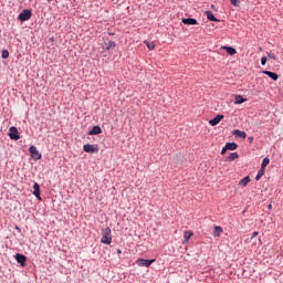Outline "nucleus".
I'll return each instance as SVG.
<instances>
[{
    "mask_svg": "<svg viewBox=\"0 0 283 283\" xmlns=\"http://www.w3.org/2000/svg\"><path fill=\"white\" fill-rule=\"evenodd\" d=\"M102 244H112V229L109 227L102 228Z\"/></svg>",
    "mask_w": 283,
    "mask_h": 283,
    "instance_id": "obj_1",
    "label": "nucleus"
},
{
    "mask_svg": "<svg viewBox=\"0 0 283 283\" xmlns=\"http://www.w3.org/2000/svg\"><path fill=\"white\" fill-rule=\"evenodd\" d=\"M19 21H30V19H32V11L31 10H23L19 17H18Z\"/></svg>",
    "mask_w": 283,
    "mask_h": 283,
    "instance_id": "obj_2",
    "label": "nucleus"
},
{
    "mask_svg": "<svg viewBox=\"0 0 283 283\" xmlns=\"http://www.w3.org/2000/svg\"><path fill=\"white\" fill-rule=\"evenodd\" d=\"M83 150L86 154H96V151H98V145L85 144Z\"/></svg>",
    "mask_w": 283,
    "mask_h": 283,
    "instance_id": "obj_3",
    "label": "nucleus"
},
{
    "mask_svg": "<svg viewBox=\"0 0 283 283\" xmlns=\"http://www.w3.org/2000/svg\"><path fill=\"white\" fill-rule=\"evenodd\" d=\"M29 153L31 155V158H33V160H41V153H39V149L35 148V146H31L29 148Z\"/></svg>",
    "mask_w": 283,
    "mask_h": 283,
    "instance_id": "obj_4",
    "label": "nucleus"
},
{
    "mask_svg": "<svg viewBox=\"0 0 283 283\" xmlns=\"http://www.w3.org/2000/svg\"><path fill=\"white\" fill-rule=\"evenodd\" d=\"M9 136L11 140H19L21 137L19 136V129L17 127L12 126L9 128Z\"/></svg>",
    "mask_w": 283,
    "mask_h": 283,
    "instance_id": "obj_5",
    "label": "nucleus"
},
{
    "mask_svg": "<svg viewBox=\"0 0 283 283\" xmlns=\"http://www.w3.org/2000/svg\"><path fill=\"white\" fill-rule=\"evenodd\" d=\"M154 262H156L155 259H153V260L139 259L137 261V264H138V266H151V264H154Z\"/></svg>",
    "mask_w": 283,
    "mask_h": 283,
    "instance_id": "obj_6",
    "label": "nucleus"
},
{
    "mask_svg": "<svg viewBox=\"0 0 283 283\" xmlns=\"http://www.w3.org/2000/svg\"><path fill=\"white\" fill-rule=\"evenodd\" d=\"M222 118H224V115H217L214 118L209 120V125H211V127H216Z\"/></svg>",
    "mask_w": 283,
    "mask_h": 283,
    "instance_id": "obj_7",
    "label": "nucleus"
},
{
    "mask_svg": "<svg viewBox=\"0 0 283 283\" xmlns=\"http://www.w3.org/2000/svg\"><path fill=\"white\" fill-rule=\"evenodd\" d=\"M98 134H103V129L101 126H94L90 132L88 136H98Z\"/></svg>",
    "mask_w": 283,
    "mask_h": 283,
    "instance_id": "obj_8",
    "label": "nucleus"
},
{
    "mask_svg": "<svg viewBox=\"0 0 283 283\" xmlns=\"http://www.w3.org/2000/svg\"><path fill=\"white\" fill-rule=\"evenodd\" d=\"M181 22L184 23V25H198V20L193 18L182 19Z\"/></svg>",
    "mask_w": 283,
    "mask_h": 283,
    "instance_id": "obj_9",
    "label": "nucleus"
},
{
    "mask_svg": "<svg viewBox=\"0 0 283 283\" xmlns=\"http://www.w3.org/2000/svg\"><path fill=\"white\" fill-rule=\"evenodd\" d=\"M33 196H35L38 200H41V186H39L36 182L33 186Z\"/></svg>",
    "mask_w": 283,
    "mask_h": 283,
    "instance_id": "obj_10",
    "label": "nucleus"
},
{
    "mask_svg": "<svg viewBox=\"0 0 283 283\" xmlns=\"http://www.w3.org/2000/svg\"><path fill=\"white\" fill-rule=\"evenodd\" d=\"M15 260L18 264H21V266H25L27 258L23 254H15Z\"/></svg>",
    "mask_w": 283,
    "mask_h": 283,
    "instance_id": "obj_11",
    "label": "nucleus"
},
{
    "mask_svg": "<svg viewBox=\"0 0 283 283\" xmlns=\"http://www.w3.org/2000/svg\"><path fill=\"white\" fill-rule=\"evenodd\" d=\"M205 15L207 17L208 21H214L217 23L220 21L217 19L216 15H213V12H211V11H206Z\"/></svg>",
    "mask_w": 283,
    "mask_h": 283,
    "instance_id": "obj_12",
    "label": "nucleus"
},
{
    "mask_svg": "<svg viewBox=\"0 0 283 283\" xmlns=\"http://www.w3.org/2000/svg\"><path fill=\"white\" fill-rule=\"evenodd\" d=\"M263 74L272 78V81H277V78H280V75H277V73H273L271 71H263Z\"/></svg>",
    "mask_w": 283,
    "mask_h": 283,
    "instance_id": "obj_13",
    "label": "nucleus"
},
{
    "mask_svg": "<svg viewBox=\"0 0 283 283\" xmlns=\"http://www.w3.org/2000/svg\"><path fill=\"white\" fill-rule=\"evenodd\" d=\"M242 103H247V98L242 97V95H235L234 105H242Z\"/></svg>",
    "mask_w": 283,
    "mask_h": 283,
    "instance_id": "obj_14",
    "label": "nucleus"
},
{
    "mask_svg": "<svg viewBox=\"0 0 283 283\" xmlns=\"http://www.w3.org/2000/svg\"><path fill=\"white\" fill-rule=\"evenodd\" d=\"M240 158V155L238 153H231L229 157H227V163H233V160H238Z\"/></svg>",
    "mask_w": 283,
    "mask_h": 283,
    "instance_id": "obj_15",
    "label": "nucleus"
},
{
    "mask_svg": "<svg viewBox=\"0 0 283 283\" xmlns=\"http://www.w3.org/2000/svg\"><path fill=\"white\" fill-rule=\"evenodd\" d=\"M249 182H251V177L247 176L243 179H241L239 181V186L240 187H247V185H249Z\"/></svg>",
    "mask_w": 283,
    "mask_h": 283,
    "instance_id": "obj_16",
    "label": "nucleus"
},
{
    "mask_svg": "<svg viewBox=\"0 0 283 283\" xmlns=\"http://www.w3.org/2000/svg\"><path fill=\"white\" fill-rule=\"evenodd\" d=\"M226 149H228L230 151H235V149H238V144H235V143H227L226 144Z\"/></svg>",
    "mask_w": 283,
    "mask_h": 283,
    "instance_id": "obj_17",
    "label": "nucleus"
},
{
    "mask_svg": "<svg viewBox=\"0 0 283 283\" xmlns=\"http://www.w3.org/2000/svg\"><path fill=\"white\" fill-rule=\"evenodd\" d=\"M233 135H234V136H238V138H247V133H245V132H242V130H240V129H235V130L233 132Z\"/></svg>",
    "mask_w": 283,
    "mask_h": 283,
    "instance_id": "obj_18",
    "label": "nucleus"
},
{
    "mask_svg": "<svg viewBox=\"0 0 283 283\" xmlns=\"http://www.w3.org/2000/svg\"><path fill=\"white\" fill-rule=\"evenodd\" d=\"M222 227H220V226H217V227H214V237L216 238H220V235H222Z\"/></svg>",
    "mask_w": 283,
    "mask_h": 283,
    "instance_id": "obj_19",
    "label": "nucleus"
},
{
    "mask_svg": "<svg viewBox=\"0 0 283 283\" xmlns=\"http://www.w3.org/2000/svg\"><path fill=\"white\" fill-rule=\"evenodd\" d=\"M191 235H193V232H191V231H185V232H184V239H185L184 242H189V240H191Z\"/></svg>",
    "mask_w": 283,
    "mask_h": 283,
    "instance_id": "obj_20",
    "label": "nucleus"
},
{
    "mask_svg": "<svg viewBox=\"0 0 283 283\" xmlns=\"http://www.w3.org/2000/svg\"><path fill=\"white\" fill-rule=\"evenodd\" d=\"M224 50L228 54H230V56H233V54L237 52L235 49L231 46H226Z\"/></svg>",
    "mask_w": 283,
    "mask_h": 283,
    "instance_id": "obj_21",
    "label": "nucleus"
},
{
    "mask_svg": "<svg viewBox=\"0 0 283 283\" xmlns=\"http://www.w3.org/2000/svg\"><path fill=\"white\" fill-rule=\"evenodd\" d=\"M269 163H271V159H269V157H265L261 164V169L266 170V166L269 165Z\"/></svg>",
    "mask_w": 283,
    "mask_h": 283,
    "instance_id": "obj_22",
    "label": "nucleus"
},
{
    "mask_svg": "<svg viewBox=\"0 0 283 283\" xmlns=\"http://www.w3.org/2000/svg\"><path fill=\"white\" fill-rule=\"evenodd\" d=\"M145 45L148 48V50H155L156 43L149 42V41H144Z\"/></svg>",
    "mask_w": 283,
    "mask_h": 283,
    "instance_id": "obj_23",
    "label": "nucleus"
},
{
    "mask_svg": "<svg viewBox=\"0 0 283 283\" xmlns=\"http://www.w3.org/2000/svg\"><path fill=\"white\" fill-rule=\"evenodd\" d=\"M264 171H266L264 168H261L255 177V180H260L262 176H264Z\"/></svg>",
    "mask_w": 283,
    "mask_h": 283,
    "instance_id": "obj_24",
    "label": "nucleus"
},
{
    "mask_svg": "<svg viewBox=\"0 0 283 283\" xmlns=\"http://www.w3.org/2000/svg\"><path fill=\"white\" fill-rule=\"evenodd\" d=\"M112 48H116V42L109 41V42L106 44V50H112Z\"/></svg>",
    "mask_w": 283,
    "mask_h": 283,
    "instance_id": "obj_25",
    "label": "nucleus"
},
{
    "mask_svg": "<svg viewBox=\"0 0 283 283\" xmlns=\"http://www.w3.org/2000/svg\"><path fill=\"white\" fill-rule=\"evenodd\" d=\"M10 56V52L8 50H2V59H8Z\"/></svg>",
    "mask_w": 283,
    "mask_h": 283,
    "instance_id": "obj_26",
    "label": "nucleus"
},
{
    "mask_svg": "<svg viewBox=\"0 0 283 283\" xmlns=\"http://www.w3.org/2000/svg\"><path fill=\"white\" fill-rule=\"evenodd\" d=\"M230 2L232 3V6H234V8H238V6H240V0H230Z\"/></svg>",
    "mask_w": 283,
    "mask_h": 283,
    "instance_id": "obj_27",
    "label": "nucleus"
},
{
    "mask_svg": "<svg viewBox=\"0 0 283 283\" xmlns=\"http://www.w3.org/2000/svg\"><path fill=\"white\" fill-rule=\"evenodd\" d=\"M269 59H271L272 61H277V56H275V54L273 53H268Z\"/></svg>",
    "mask_w": 283,
    "mask_h": 283,
    "instance_id": "obj_28",
    "label": "nucleus"
},
{
    "mask_svg": "<svg viewBox=\"0 0 283 283\" xmlns=\"http://www.w3.org/2000/svg\"><path fill=\"white\" fill-rule=\"evenodd\" d=\"M261 65H266V56L261 57Z\"/></svg>",
    "mask_w": 283,
    "mask_h": 283,
    "instance_id": "obj_29",
    "label": "nucleus"
},
{
    "mask_svg": "<svg viewBox=\"0 0 283 283\" xmlns=\"http://www.w3.org/2000/svg\"><path fill=\"white\" fill-rule=\"evenodd\" d=\"M258 235H260V233L258 231L253 232L251 240H253L254 238H258Z\"/></svg>",
    "mask_w": 283,
    "mask_h": 283,
    "instance_id": "obj_30",
    "label": "nucleus"
},
{
    "mask_svg": "<svg viewBox=\"0 0 283 283\" xmlns=\"http://www.w3.org/2000/svg\"><path fill=\"white\" fill-rule=\"evenodd\" d=\"M227 151H229V149L227 148V146H224V147L222 148V150H221V154L224 155V154H227Z\"/></svg>",
    "mask_w": 283,
    "mask_h": 283,
    "instance_id": "obj_31",
    "label": "nucleus"
},
{
    "mask_svg": "<svg viewBox=\"0 0 283 283\" xmlns=\"http://www.w3.org/2000/svg\"><path fill=\"white\" fill-rule=\"evenodd\" d=\"M259 247H262V239L259 238Z\"/></svg>",
    "mask_w": 283,
    "mask_h": 283,
    "instance_id": "obj_32",
    "label": "nucleus"
},
{
    "mask_svg": "<svg viewBox=\"0 0 283 283\" xmlns=\"http://www.w3.org/2000/svg\"><path fill=\"white\" fill-rule=\"evenodd\" d=\"M117 253H119V254H120V253H123V251H120V250H117Z\"/></svg>",
    "mask_w": 283,
    "mask_h": 283,
    "instance_id": "obj_33",
    "label": "nucleus"
},
{
    "mask_svg": "<svg viewBox=\"0 0 283 283\" xmlns=\"http://www.w3.org/2000/svg\"><path fill=\"white\" fill-rule=\"evenodd\" d=\"M272 207H273V206L270 205V206H269V209H272Z\"/></svg>",
    "mask_w": 283,
    "mask_h": 283,
    "instance_id": "obj_34",
    "label": "nucleus"
},
{
    "mask_svg": "<svg viewBox=\"0 0 283 283\" xmlns=\"http://www.w3.org/2000/svg\"><path fill=\"white\" fill-rule=\"evenodd\" d=\"M15 229H17L18 231H20L19 227H15Z\"/></svg>",
    "mask_w": 283,
    "mask_h": 283,
    "instance_id": "obj_35",
    "label": "nucleus"
},
{
    "mask_svg": "<svg viewBox=\"0 0 283 283\" xmlns=\"http://www.w3.org/2000/svg\"><path fill=\"white\" fill-rule=\"evenodd\" d=\"M48 1H52V0H48Z\"/></svg>",
    "mask_w": 283,
    "mask_h": 283,
    "instance_id": "obj_36",
    "label": "nucleus"
}]
</instances>
